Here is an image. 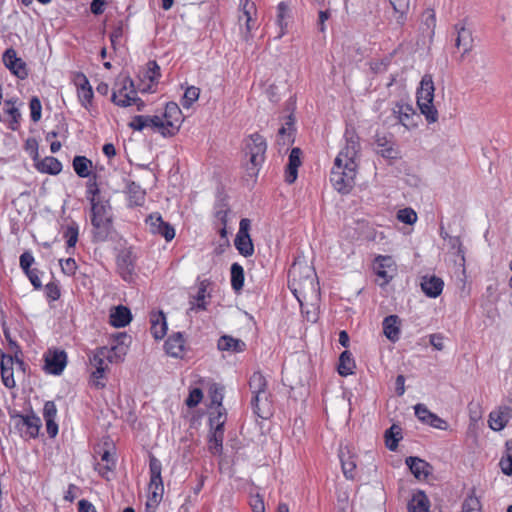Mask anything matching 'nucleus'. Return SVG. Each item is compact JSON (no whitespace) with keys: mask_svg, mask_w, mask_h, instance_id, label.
Masks as SVG:
<instances>
[{"mask_svg":"<svg viewBox=\"0 0 512 512\" xmlns=\"http://www.w3.org/2000/svg\"><path fill=\"white\" fill-rule=\"evenodd\" d=\"M288 286L302 305L301 297L316 291L315 273L308 265L294 263L289 270Z\"/></svg>","mask_w":512,"mask_h":512,"instance_id":"f257e3e1","label":"nucleus"},{"mask_svg":"<svg viewBox=\"0 0 512 512\" xmlns=\"http://www.w3.org/2000/svg\"><path fill=\"white\" fill-rule=\"evenodd\" d=\"M434 91L435 87L432 76L425 74L417 90V105L429 123H434L438 120V111L433 104Z\"/></svg>","mask_w":512,"mask_h":512,"instance_id":"f03ea898","label":"nucleus"},{"mask_svg":"<svg viewBox=\"0 0 512 512\" xmlns=\"http://www.w3.org/2000/svg\"><path fill=\"white\" fill-rule=\"evenodd\" d=\"M356 163H340V159H335L330 173V182L332 186L340 193L347 194L353 188L356 177Z\"/></svg>","mask_w":512,"mask_h":512,"instance_id":"7ed1b4c3","label":"nucleus"},{"mask_svg":"<svg viewBox=\"0 0 512 512\" xmlns=\"http://www.w3.org/2000/svg\"><path fill=\"white\" fill-rule=\"evenodd\" d=\"M111 207L107 201L91 204V222L94 228L93 238L95 241H105L111 230L112 218Z\"/></svg>","mask_w":512,"mask_h":512,"instance_id":"20e7f679","label":"nucleus"},{"mask_svg":"<svg viewBox=\"0 0 512 512\" xmlns=\"http://www.w3.org/2000/svg\"><path fill=\"white\" fill-rule=\"evenodd\" d=\"M149 470H150V482L148 500L146 502V510H154L160 504L163 493L164 485L161 477L162 464L155 456L151 455L149 459Z\"/></svg>","mask_w":512,"mask_h":512,"instance_id":"39448f33","label":"nucleus"},{"mask_svg":"<svg viewBox=\"0 0 512 512\" xmlns=\"http://www.w3.org/2000/svg\"><path fill=\"white\" fill-rule=\"evenodd\" d=\"M246 155L249 157L247 170L256 175L259 167L264 163L267 143L263 136L254 133L246 140Z\"/></svg>","mask_w":512,"mask_h":512,"instance_id":"423d86ee","label":"nucleus"},{"mask_svg":"<svg viewBox=\"0 0 512 512\" xmlns=\"http://www.w3.org/2000/svg\"><path fill=\"white\" fill-rule=\"evenodd\" d=\"M10 417L15 431L25 441L38 437L42 422L37 415L14 413Z\"/></svg>","mask_w":512,"mask_h":512,"instance_id":"0eeeda50","label":"nucleus"},{"mask_svg":"<svg viewBox=\"0 0 512 512\" xmlns=\"http://www.w3.org/2000/svg\"><path fill=\"white\" fill-rule=\"evenodd\" d=\"M111 100L120 107H129L139 100L134 83L129 76H121L117 79Z\"/></svg>","mask_w":512,"mask_h":512,"instance_id":"6e6552de","label":"nucleus"},{"mask_svg":"<svg viewBox=\"0 0 512 512\" xmlns=\"http://www.w3.org/2000/svg\"><path fill=\"white\" fill-rule=\"evenodd\" d=\"M162 118L166 125L164 137L174 136L183 123V114L177 103H167Z\"/></svg>","mask_w":512,"mask_h":512,"instance_id":"1a4fd4ad","label":"nucleus"},{"mask_svg":"<svg viewBox=\"0 0 512 512\" xmlns=\"http://www.w3.org/2000/svg\"><path fill=\"white\" fill-rule=\"evenodd\" d=\"M43 358V369L48 374L60 375L67 365V354L64 350L48 349Z\"/></svg>","mask_w":512,"mask_h":512,"instance_id":"9d476101","label":"nucleus"},{"mask_svg":"<svg viewBox=\"0 0 512 512\" xmlns=\"http://www.w3.org/2000/svg\"><path fill=\"white\" fill-rule=\"evenodd\" d=\"M249 388L253 395L251 405L254 411L258 413L259 405L263 401H267V381L260 372H254L249 380Z\"/></svg>","mask_w":512,"mask_h":512,"instance_id":"9b49d317","label":"nucleus"},{"mask_svg":"<svg viewBox=\"0 0 512 512\" xmlns=\"http://www.w3.org/2000/svg\"><path fill=\"white\" fill-rule=\"evenodd\" d=\"M145 223L150 233L162 236L167 242L175 237V229L162 219L159 213H152L146 219Z\"/></svg>","mask_w":512,"mask_h":512,"instance_id":"f8f14e48","label":"nucleus"},{"mask_svg":"<svg viewBox=\"0 0 512 512\" xmlns=\"http://www.w3.org/2000/svg\"><path fill=\"white\" fill-rule=\"evenodd\" d=\"M359 151V137L354 132L346 131L345 145L335 159H340V163L349 164L350 162H355Z\"/></svg>","mask_w":512,"mask_h":512,"instance_id":"ddd939ff","label":"nucleus"},{"mask_svg":"<svg viewBox=\"0 0 512 512\" xmlns=\"http://www.w3.org/2000/svg\"><path fill=\"white\" fill-rule=\"evenodd\" d=\"M374 271L376 275L382 279L379 283L380 286L387 285L394 277L396 272V265L391 256L379 255L375 259Z\"/></svg>","mask_w":512,"mask_h":512,"instance_id":"4468645a","label":"nucleus"},{"mask_svg":"<svg viewBox=\"0 0 512 512\" xmlns=\"http://www.w3.org/2000/svg\"><path fill=\"white\" fill-rule=\"evenodd\" d=\"M3 63L9 71L19 79H25L28 76L26 63L19 57L13 48L7 49L3 54Z\"/></svg>","mask_w":512,"mask_h":512,"instance_id":"2eb2a0df","label":"nucleus"},{"mask_svg":"<svg viewBox=\"0 0 512 512\" xmlns=\"http://www.w3.org/2000/svg\"><path fill=\"white\" fill-rule=\"evenodd\" d=\"M414 411L416 417L422 423L439 430H446L448 428L447 422L435 413L431 412L424 404H416L414 406Z\"/></svg>","mask_w":512,"mask_h":512,"instance_id":"dca6fc26","label":"nucleus"},{"mask_svg":"<svg viewBox=\"0 0 512 512\" xmlns=\"http://www.w3.org/2000/svg\"><path fill=\"white\" fill-rule=\"evenodd\" d=\"M392 113L405 128L410 129L416 126L414 122L416 113L410 104L397 102L392 109Z\"/></svg>","mask_w":512,"mask_h":512,"instance_id":"f3484780","label":"nucleus"},{"mask_svg":"<svg viewBox=\"0 0 512 512\" xmlns=\"http://www.w3.org/2000/svg\"><path fill=\"white\" fill-rule=\"evenodd\" d=\"M14 357L7 355L0 350L1 378L5 387L11 389L16 386L14 379Z\"/></svg>","mask_w":512,"mask_h":512,"instance_id":"a211bd4d","label":"nucleus"},{"mask_svg":"<svg viewBox=\"0 0 512 512\" xmlns=\"http://www.w3.org/2000/svg\"><path fill=\"white\" fill-rule=\"evenodd\" d=\"M76 86L79 102L85 109H89L92 104L93 90L84 74L79 73L76 76Z\"/></svg>","mask_w":512,"mask_h":512,"instance_id":"6ab92c4d","label":"nucleus"},{"mask_svg":"<svg viewBox=\"0 0 512 512\" xmlns=\"http://www.w3.org/2000/svg\"><path fill=\"white\" fill-rule=\"evenodd\" d=\"M375 144L377 147V153L387 159H395L398 157V151L395 148L392 136L384 134H376Z\"/></svg>","mask_w":512,"mask_h":512,"instance_id":"aec40b11","label":"nucleus"},{"mask_svg":"<svg viewBox=\"0 0 512 512\" xmlns=\"http://www.w3.org/2000/svg\"><path fill=\"white\" fill-rule=\"evenodd\" d=\"M444 288V281L435 275H425L421 279V289L430 298L438 297Z\"/></svg>","mask_w":512,"mask_h":512,"instance_id":"412c9836","label":"nucleus"},{"mask_svg":"<svg viewBox=\"0 0 512 512\" xmlns=\"http://www.w3.org/2000/svg\"><path fill=\"white\" fill-rule=\"evenodd\" d=\"M454 29L457 33L455 45L463 50V54L468 53L473 47L472 32L466 27L464 22L455 24Z\"/></svg>","mask_w":512,"mask_h":512,"instance_id":"4be33fe9","label":"nucleus"},{"mask_svg":"<svg viewBox=\"0 0 512 512\" xmlns=\"http://www.w3.org/2000/svg\"><path fill=\"white\" fill-rule=\"evenodd\" d=\"M512 415V410L508 406L499 407L489 415V427L494 431H500L505 428Z\"/></svg>","mask_w":512,"mask_h":512,"instance_id":"5701e85b","label":"nucleus"},{"mask_svg":"<svg viewBox=\"0 0 512 512\" xmlns=\"http://www.w3.org/2000/svg\"><path fill=\"white\" fill-rule=\"evenodd\" d=\"M405 463L415 478L419 480L427 479V477L431 474V465L423 459L410 456L406 458Z\"/></svg>","mask_w":512,"mask_h":512,"instance_id":"b1692460","label":"nucleus"},{"mask_svg":"<svg viewBox=\"0 0 512 512\" xmlns=\"http://www.w3.org/2000/svg\"><path fill=\"white\" fill-rule=\"evenodd\" d=\"M151 334L156 340L162 339L167 333L166 317L162 311H152L150 313Z\"/></svg>","mask_w":512,"mask_h":512,"instance_id":"393cba45","label":"nucleus"},{"mask_svg":"<svg viewBox=\"0 0 512 512\" xmlns=\"http://www.w3.org/2000/svg\"><path fill=\"white\" fill-rule=\"evenodd\" d=\"M301 150L300 148H293L290 152L287 168L285 171V181L288 184L295 182L298 176V168L301 165Z\"/></svg>","mask_w":512,"mask_h":512,"instance_id":"a878e982","label":"nucleus"},{"mask_svg":"<svg viewBox=\"0 0 512 512\" xmlns=\"http://www.w3.org/2000/svg\"><path fill=\"white\" fill-rule=\"evenodd\" d=\"M383 333L391 342H396L400 338L401 320L397 315H389L384 318Z\"/></svg>","mask_w":512,"mask_h":512,"instance_id":"bb28decb","label":"nucleus"},{"mask_svg":"<svg viewBox=\"0 0 512 512\" xmlns=\"http://www.w3.org/2000/svg\"><path fill=\"white\" fill-rule=\"evenodd\" d=\"M118 271L125 281H131L134 272V261L130 252H122L117 257Z\"/></svg>","mask_w":512,"mask_h":512,"instance_id":"cd10ccee","label":"nucleus"},{"mask_svg":"<svg viewBox=\"0 0 512 512\" xmlns=\"http://www.w3.org/2000/svg\"><path fill=\"white\" fill-rule=\"evenodd\" d=\"M109 318L112 326L120 328L127 326L131 322L132 315L127 307L118 305L111 310Z\"/></svg>","mask_w":512,"mask_h":512,"instance_id":"c85d7f7f","label":"nucleus"},{"mask_svg":"<svg viewBox=\"0 0 512 512\" xmlns=\"http://www.w3.org/2000/svg\"><path fill=\"white\" fill-rule=\"evenodd\" d=\"M184 344L185 340L183 338V335L180 332H177L169 336V338L166 340V353L175 358L182 357L184 352Z\"/></svg>","mask_w":512,"mask_h":512,"instance_id":"c756f323","label":"nucleus"},{"mask_svg":"<svg viewBox=\"0 0 512 512\" xmlns=\"http://www.w3.org/2000/svg\"><path fill=\"white\" fill-rule=\"evenodd\" d=\"M128 336L125 333H119L117 335V344L112 345L111 347H106L108 350L107 361L109 363L120 362L123 360L126 354V347L124 345V340L127 339Z\"/></svg>","mask_w":512,"mask_h":512,"instance_id":"7c9ffc66","label":"nucleus"},{"mask_svg":"<svg viewBox=\"0 0 512 512\" xmlns=\"http://www.w3.org/2000/svg\"><path fill=\"white\" fill-rule=\"evenodd\" d=\"M126 194L129 206H142L145 202L146 192L135 182H129L126 186Z\"/></svg>","mask_w":512,"mask_h":512,"instance_id":"2f4dec72","label":"nucleus"},{"mask_svg":"<svg viewBox=\"0 0 512 512\" xmlns=\"http://www.w3.org/2000/svg\"><path fill=\"white\" fill-rule=\"evenodd\" d=\"M217 346L221 351H228L233 353L242 352L246 347L242 340L233 338L232 336L228 335L221 336L218 340Z\"/></svg>","mask_w":512,"mask_h":512,"instance_id":"473e14b6","label":"nucleus"},{"mask_svg":"<svg viewBox=\"0 0 512 512\" xmlns=\"http://www.w3.org/2000/svg\"><path fill=\"white\" fill-rule=\"evenodd\" d=\"M290 18V8L289 5L281 1L277 5V15H276V23L280 29L278 38H281L283 35H285L287 27H288V20Z\"/></svg>","mask_w":512,"mask_h":512,"instance_id":"72a5a7b5","label":"nucleus"},{"mask_svg":"<svg viewBox=\"0 0 512 512\" xmlns=\"http://www.w3.org/2000/svg\"><path fill=\"white\" fill-rule=\"evenodd\" d=\"M430 502L423 491L415 493L408 503V512H429Z\"/></svg>","mask_w":512,"mask_h":512,"instance_id":"f704fd0d","label":"nucleus"},{"mask_svg":"<svg viewBox=\"0 0 512 512\" xmlns=\"http://www.w3.org/2000/svg\"><path fill=\"white\" fill-rule=\"evenodd\" d=\"M461 512H482V504L473 487L462 502Z\"/></svg>","mask_w":512,"mask_h":512,"instance_id":"c9c22d12","label":"nucleus"},{"mask_svg":"<svg viewBox=\"0 0 512 512\" xmlns=\"http://www.w3.org/2000/svg\"><path fill=\"white\" fill-rule=\"evenodd\" d=\"M401 427L393 424L385 431V444L390 451H395L398 448V443L402 439Z\"/></svg>","mask_w":512,"mask_h":512,"instance_id":"e433bc0d","label":"nucleus"},{"mask_svg":"<svg viewBox=\"0 0 512 512\" xmlns=\"http://www.w3.org/2000/svg\"><path fill=\"white\" fill-rule=\"evenodd\" d=\"M240 8L242 11V15L239 17L240 21H245L247 31H250L253 28L252 15L256 12V7L251 0H240Z\"/></svg>","mask_w":512,"mask_h":512,"instance_id":"4c0bfd02","label":"nucleus"},{"mask_svg":"<svg viewBox=\"0 0 512 512\" xmlns=\"http://www.w3.org/2000/svg\"><path fill=\"white\" fill-rule=\"evenodd\" d=\"M75 173L81 178H87L90 175L92 161L85 156H75L72 162Z\"/></svg>","mask_w":512,"mask_h":512,"instance_id":"58836bf2","label":"nucleus"},{"mask_svg":"<svg viewBox=\"0 0 512 512\" xmlns=\"http://www.w3.org/2000/svg\"><path fill=\"white\" fill-rule=\"evenodd\" d=\"M355 368V361L352 357V354L349 351H344L341 353L339 357V364H338V373L341 376H348L353 373V370Z\"/></svg>","mask_w":512,"mask_h":512,"instance_id":"ea45409f","label":"nucleus"},{"mask_svg":"<svg viewBox=\"0 0 512 512\" xmlns=\"http://www.w3.org/2000/svg\"><path fill=\"white\" fill-rule=\"evenodd\" d=\"M235 246L239 253L245 257L251 256L254 253V246L249 234H237Z\"/></svg>","mask_w":512,"mask_h":512,"instance_id":"a19ab883","label":"nucleus"},{"mask_svg":"<svg viewBox=\"0 0 512 512\" xmlns=\"http://www.w3.org/2000/svg\"><path fill=\"white\" fill-rule=\"evenodd\" d=\"M37 168L43 173L57 175L62 170L61 162L55 157H45L38 165Z\"/></svg>","mask_w":512,"mask_h":512,"instance_id":"79ce46f5","label":"nucleus"},{"mask_svg":"<svg viewBox=\"0 0 512 512\" xmlns=\"http://www.w3.org/2000/svg\"><path fill=\"white\" fill-rule=\"evenodd\" d=\"M231 286L235 291H240L244 285V269L239 263L231 265Z\"/></svg>","mask_w":512,"mask_h":512,"instance_id":"37998d69","label":"nucleus"},{"mask_svg":"<svg viewBox=\"0 0 512 512\" xmlns=\"http://www.w3.org/2000/svg\"><path fill=\"white\" fill-rule=\"evenodd\" d=\"M108 350L105 347L98 348L93 355L89 358L91 365L97 369V370H104L107 369V354Z\"/></svg>","mask_w":512,"mask_h":512,"instance_id":"c03bdc74","label":"nucleus"},{"mask_svg":"<svg viewBox=\"0 0 512 512\" xmlns=\"http://www.w3.org/2000/svg\"><path fill=\"white\" fill-rule=\"evenodd\" d=\"M224 429H214L209 438V450L213 454H220L223 449Z\"/></svg>","mask_w":512,"mask_h":512,"instance_id":"a18cd8bd","label":"nucleus"},{"mask_svg":"<svg viewBox=\"0 0 512 512\" xmlns=\"http://www.w3.org/2000/svg\"><path fill=\"white\" fill-rule=\"evenodd\" d=\"M64 238L66 239L67 243V252L70 253V249L74 248L79 236V226L77 223L72 222L65 228Z\"/></svg>","mask_w":512,"mask_h":512,"instance_id":"49530a36","label":"nucleus"},{"mask_svg":"<svg viewBox=\"0 0 512 512\" xmlns=\"http://www.w3.org/2000/svg\"><path fill=\"white\" fill-rule=\"evenodd\" d=\"M293 125L291 122V117H289V121L286 123V126H282L277 135V144L282 146H289L293 141L292 135Z\"/></svg>","mask_w":512,"mask_h":512,"instance_id":"de8ad7c7","label":"nucleus"},{"mask_svg":"<svg viewBox=\"0 0 512 512\" xmlns=\"http://www.w3.org/2000/svg\"><path fill=\"white\" fill-rule=\"evenodd\" d=\"M5 113L10 116L9 127L12 130H16L19 126V120L21 118V113L19 109L15 106V102L12 100L5 101Z\"/></svg>","mask_w":512,"mask_h":512,"instance_id":"09e8293b","label":"nucleus"},{"mask_svg":"<svg viewBox=\"0 0 512 512\" xmlns=\"http://www.w3.org/2000/svg\"><path fill=\"white\" fill-rule=\"evenodd\" d=\"M499 465L505 475H512V438L506 442V452Z\"/></svg>","mask_w":512,"mask_h":512,"instance_id":"8fccbe9b","label":"nucleus"},{"mask_svg":"<svg viewBox=\"0 0 512 512\" xmlns=\"http://www.w3.org/2000/svg\"><path fill=\"white\" fill-rule=\"evenodd\" d=\"M160 77V66L156 61H149L143 72V78L149 80L151 84H157Z\"/></svg>","mask_w":512,"mask_h":512,"instance_id":"3c124183","label":"nucleus"},{"mask_svg":"<svg viewBox=\"0 0 512 512\" xmlns=\"http://www.w3.org/2000/svg\"><path fill=\"white\" fill-rule=\"evenodd\" d=\"M423 31H426L429 37H433L436 27V16L433 10H426L422 15Z\"/></svg>","mask_w":512,"mask_h":512,"instance_id":"603ef678","label":"nucleus"},{"mask_svg":"<svg viewBox=\"0 0 512 512\" xmlns=\"http://www.w3.org/2000/svg\"><path fill=\"white\" fill-rule=\"evenodd\" d=\"M86 197L89 200L90 204L103 201V199L100 196V190L95 177L94 179H90L87 182Z\"/></svg>","mask_w":512,"mask_h":512,"instance_id":"864d4df0","label":"nucleus"},{"mask_svg":"<svg viewBox=\"0 0 512 512\" xmlns=\"http://www.w3.org/2000/svg\"><path fill=\"white\" fill-rule=\"evenodd\" d=\"M200 95V89L195 86H189L186 88L183 98L182 106L184 108H190L194 102H196Z\"/></svg>","mask_w":512,"mask_h":512,"instance_id":"5fc2aeb1","label":"nucleus"},{"mask_svg":"<svg viewBox=\"0 0 512 512\" xmlns=\"http://www.w3.org/2000/svg\"><path fill=\"white\" fill-rule=\"evenodd\" d=\"M397 16V22L402 23L409 9V0H389Z\"/></svg>","mask_w":512,"mask_h":512,"instance_id":"6e6d98bb","label":"nucleus"},{"mask_svg":"<svg viewBox=\"0 0 512 512\" xmlns=\"http://www.w3.org/2000/svg\"><path fill=\"white\" fill-rule=\"evenodd\" d=\"M206 286L204 283H201L197 295L194 298V301L191 302V309H197V310H205L206 309Z\"/></svg>","mask_w":512,"mask_h":512,"instance_id":"4d7b16f0","label":"nucleus"},{"mask_svg":"<svg viewBox=\"0 0 512 512\" xmlns=\"http://www.w3.org/2000/svg\"><path fill=\"white\" fill-rule=\"evenodd\" d=\"M397 219L402 223L412 225L417 221V214L411 208H404L398 211Z\"/></svg>","mask_w":512,"mask_h":512,"instance_id":"13d9d810","label":"nucleus"},{"mask_svg":"<svg viewBox=\"0 0 512 512\" xmlns=\"http://www.w3.org/2000/svg\"><path fill=\"white\" fill-rule=\"evenodd\" d=\"M30 117L33 122H38L42 116V105L38 97H32L29 102Z\"/></svg>","mask_w":512,"mask_h":512,"instance_id":"bf43d9fd","label":"nucleus"},{"mask_svg":"<svg viewBox=\"0 0 512 512\" xmlns=\"http://www.w3.org/2000/svg\"><path fill=\"white\" fill-rule=\"evenodd\" d=\"M147 127H151L157 130L163 137L166 129V125L163 122V118L161 116H146Z\"/></svg>","mask_w":512,"mask_h":512,"instance_id":"052dcab7","label":"nucleus"},{"mask_svg":"<svg viewBox=\"0 0 512 512\" xmlns=\"http://www.w3.org/2000/svg\"><path fill=\"white\" fill-rule=\"evenodd\" d=\"M209 394L211 398V403L213 405H217L219 409L222 408L223 388L218 386L217 384H213L209 388Z\"/></svg>","mask_w":512,"mask_h":512,"instance_id":"680f3d73","label":"nucleus"},{"mask_svg":"<svg viewBox=\"0 0 512 512\" xmlns=\"http://www.w3.org/2000/svg\"><path fill=\"white\" fill-rule=\"evenodd\" d=\"M203 398V392L200 388H193L190 390L189 395L185 401L189 408L196 407Z\"/></svg>","mask_w":512,"mask_h":512,"instance_id":"e2e57ef3","label":"nucleus"},{"mask_svg":"<svg viewBox=\"0 0 512 512\" xmlns=\"http://www.w3.org/2000/svg\"><path fill=\"white\" fill-rule=\"evenodd\" d=\"M35 258L30 251H25L20 255L19 264L23 272L31 270V266L34 264Z\"/></svg>","mask_w":512,"mask_h":512,"instance_id":"0e129e2a","label":"nucleus"},{"mask_svg":"<svg viewBox=\"0 0 512 512\" xmlns=\"http://www.w3.org/2000/svg\"><path fill=\"white\" fill-rule=\"evenodd\" d=\"M104 370H97L95 369L90 376V385L92 387H95L96 389H102L105 387L104 379Z\"/></svg>","mask_w":512,"mask_h":512,"instance_id":"69168bd1","label":"nucleus"},{"mask_svg":"<svg viewBox=\"0 0 512 512\" xmlns=\"http://www.w3.org/2000/svg\"><path fill=\"white\" fill-rule=\"evenodd\" d=\"M59 264L62 272L68 276L74 275L77 270V264L74 258H67L65 260L61 259Z\"/></svg>","mask_w":512,"mask_h":512,"instance_id":"338daca9","label":"nucleus"},{"mask_svg":"<svg viewBox=\"0 0 512 512\" xmlns=\"http://www.w3.org/2000/svg\"><path fill=\"white\" fill-rule=\"evenodd\" d=\"M46 297L51 301H56L60 298V289L55 282H49L45 286Z\"/></svg>","mask_w":512,"mask_h":512,"instance_id":"774afa93","label":"nucleus"}]
</instances>
